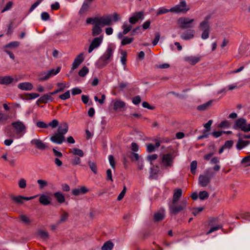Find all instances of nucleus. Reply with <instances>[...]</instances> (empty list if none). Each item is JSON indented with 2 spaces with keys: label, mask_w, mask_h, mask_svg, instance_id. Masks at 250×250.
<instances>
[{
  "label": "nucleus",
  "mask_w": 250,
  "mask_h": 250,
  "mask_svg": "<svg viewBox=\"0 0 250 250\" xmlns=\"http://www.w3.org/2000/svg\"><path fill=\"white\" fill-rule=\"evenodd\" d=\"M182 193V190L181 188L174 189L172 201L168 205L170 214L176 215L186 208L188 204L186 199H184L178 203Z\"/></svg>",
  "instance_id": "nucleus-1"
},
{
  "label": "nucleus",
  "mask_w": 250,
  "mask_h": 250,
  "mask_svg": "<svg viewBox=\"0 0 250 250\" xmlns=\"http://www.w3.org/2000/svg\"><path fill=\"white\" fill-rule=\"evenodd\" d=\"M115 48L114 46L108 45L104 53L98 61L99 67L102 68L105 66L112 60Z\"/></svg>",
  "instance_id": "nucleus-2"
},
{
  "label": "nucleus",
  "mask_w": 250,
  "mask_h": 250,
  "mask_svg": "<svg viewBox=\"0 0 250 250\" xmlns=\"http://www.w3.org/2000/svg\"><path fill=\"white\" fill-rule=\"evenodd\" d=\"M211 19V15H208L206 16L204 20L199 25V29L202 31L201 38L203 40H206L209 37L210 27L209 25V20Z\"/></svg>",
  "instance_id": "nucleus-3"
},
{
  "label": "nucleus",
  "mask_w": 250,
  "mask_h": 250,
  "mask_svg": "<svg viewBox=\"0 0 250 250\" xmlns=\"http://www.w3.org/2000/svg\"><path fill=\"white\" fill-rule=\"evenodd\" d=\"M176 155L174 153H167L163 154L161 157V164L165 168H171L173 166Z\"/></svg>",
  "instance_id": "nucleus-4"
},
{
  "label": "nucleus",
  "mask_w": 250,
  "mask_h": 250,
  "mask_svg": "<svg viewBox=\"0 0 250 250\" xmlns=\"http://www.w3.org/2000/svg\"><path fill=\"white\" fill-rule=\"evenodd\" d=\"M213 174L209 170H206L203 174L200 175L198 178V183L202 187L208 186L211 181Z\"/></svg>",
  "instance_id": "nucleus-5"
},
{
  "label": "nucleus",
  "mask_w": 250,
  "mask_h": 250,
  "mask_svg": "<svg viewBox=\"0 0 250 250\" xmlns=\"http://www.w3.org/2000/svg\"><path fill=\"white\" fill-rule=\"evenodd\" d=\"M61 67H58L56 69H52L47 71H44L39 74V80L44 81L48 80L53 76L57 75L60 72Z\"/></svg>",
  "instance_id": "nucleus-6"
},
{
  "label": "nucleus",
  "mask_w": 250,
  "mask_h": 250,
  "mask_svg": "<svg viewBox=\"0 0 250 250\" xmlns=\"http://www.w3.org/2000/svg\"><path fill=\"white\" fill-rule=\"evenodd\" d=\"M235 129H240L245 132L250 131V124L247 125V121L244 118H239L236 120L233 126Z\"/></svg>",
  "instance_id": "nucleus-7"
},
{
  "label": "nucleus",
  "mask_w": 250,
  "mask_h": 250,
  "mask_svg": "<svg viewBox=\"0 0 250 250\" xmlns=\"http://www.w3.org/2000/svg\"><path fill=\"white\" fill-rule=\"evenodd\" d=\"M194 21L193 19H190L186 17H181L178 20L177 23L181 28L185 29L194 27L193 22Z\"/></svg>",
  "instance_id": "nucleus-8"
},
{
  "label": "nucleus",
  "mask_w": 250,
  "mask_h": 250,
  "mask_svg": "<svg viewBox=\"0 0 250 250\" xmlns=\"http://www.w3.org/2000/svg\"><path fill=\"white\" fill-rule=\"evenodd\" d=\"M190 8L187 4L185 0H181L179 4L170 8V12L174 13H187Z\"/></svg>",
  "instance_id": "nucleus-9"
},
{
  "label": "nucleus",
  "mask_w": 250,
  "mask_h": 250,
  "mask_svg": "<svg viewBox=\"0 0 250 250\" xmlns=\"http://www.w3.org/2000/svg\"><path fill=\"white\" fill-rule=\"evenodd\" d=\"M12 126L15 129L19 137L22 136L21 133L24 132L26 129V127L21 121H18L12 123Z\"/></svg>",
  "instance_id": "nucleus-10"
},
{
  "label": "nucleus",
  "mask_w": 250,
  "mask_h": 250,
  "mask_svg": "<svg viewBox=\"0 0 250 250\" xmlns=\"http://www.w3.org/2000/svg\"><path fill=\"white\" fill-rule=\"evenodd\" d=\"M98 24L101 26H110L112 24V17L110 15L98 17Z\"/></svg>",
  "instance_id": "nucleus-11"
},
{
  "label": "nucleus",
  "mask_w": 250,
  "mask_h": 250,
  "mask_svg": "<svg viewBox=\"0 0 250 250\" xmlns=\"http://www.w3.org/2000/svg\"><path fill=\"white\" fill-rule=\"evenodd\" d=\"M103 40V37L102 36L95 38L89 46L88 49V53H91L94 49L98 48L102 42Z\"/></svg>",
  "instance_id": "nucleus-12"
},
{
  "label": "nucleus",
  "mask_w": 250,
  "mask_h": 250,
  "mask_svg": "<svg viewBox=\"0 0 250 250\" xmlns=\"http://www.w3.org/2000/svg\"><path fill=\"white\" fill-rule=\"evenodd\" d=\"M37 195L31 196V197H24L21 195L18 196H11V200L16 204H22L23 203L24 201H28L36 198Z\"/></svg>",
  "instance_id": "nucleus-13"
},
{
  "label": "nucleus",
  "mask_w": 250,
  "mask_h": 250,
  "mask_svg": "<svg viewBox=\"0 0 250 250\" xmlns=\"http://www.w3.org/2000/svg\"><path fill=\"white\" fill-rule=\"evenodd\" d=\"M50 140L54 144L61 145L65 141V138L64 136L56 132L50 137Z\"/></svg>",
  "instance_id": "nucleus-14"
},
{
  "label": "nucleus",
  "mask_w": 250,
  "mask_h": 250,
  "mask_svg": "<svg viewBox=\"0 0 250 250\" xmlns=\"http://www.w3.org/2000/svg\"><path fill=\"white\" fill-rule=\"evenodd\" d=\"M30 144L36 148L43 150L47 148L46 145L40 139H33L31 140Z\"/></svg>",
  "instance_id": "nucleus-15"
},
{
  "label": "nucleus",
  "mask_w": 250,
  "mask_h": 250,
  "mask_svg": "<svg viewBox=\"0 0 250 250\" xmlns=\"http://www.w3.org/2000/svg\"><path fill=\"white\" fill-rule=\"evenodd\" d=\"M144 19V13L143 11L135 12L133 15L129 19L130 23L134 24L137 23L139 20H143Z\"/></svg>",
  "instance_id": "nucleus-16"
},
{
  "label": "nucleus",
  "mask_w": 250,
  "mask_h": 250,
  "mask_svg": "<svg viewBox=\"0 0 250 250\" xmlns=\"http://www.w3.org/2000/svg\"><path fill=\"white\" fill-rule=\"evenodd\" d=\"M132 26L131 24H129L127 22H124L122 28L123 29L122 32H119L118 34L117 37L118 39H122L123 36L126 34H127L132 29Z\"/></svg>",
  "instance_id": "nucleus-17"
},
{
  "label": "nucleus",
  "mask_w": 250,
  "mask_h": 250,
  "mask_svg": "<svg viewBox=\"0 0 250 250\" xmlns=\"http://www.w3.org/2000/svg\"><path fill=\"white\" fill-rule=\"evenodd\" d=\"M83 53H81L78 55L74 59L72 65V70H74L76 69L79 65L83 61Z\"/></svg>",
  "instance_id": "nucleus-18"
},
{
  "label": "nucleus",
  "mask_w": 250,
  "mask_h": 250,
  "mask_svg": "<svg viewBox=\"0 0 250 250\" xmlns=\"http://www.w3.org/2000/svg\"><path fill=\"white\" fill-rule=\"evenodd\" d=\"M195 31L192 29H188L185 31L181 35V38L184 40H188L194 37Z\"/></svg>",
  "instance_id": "nucleus-19"
},
{
  "label": "nucleus",
  "mask_w": 250,
  "mask_h": 250,
  "mask_svg": "<svg viewBox=\"0 0 250 250\" xmlns=\"http://www.w3.org/2000/svg\"><path fill=\"white\" fill-rule=\"evenodd\" d=\"M14 81L15 83H17L18 81V80L17 79L15 80L12 77L9 76H6L0 77V84H1L7 85L10 83H11Z\"/></svg>",
  "instance_id": "nucleus-20"
},
{
  "label": "nucleus",
  "mask_w": 250,
  "mask_h": 250,
  "mask_svg": "<svg viewBox=\"0 0 250 250\" xmlns=\"http://www.w3.org/2000/svg\"><path fill=\"white\" fill-rule=\"evenodd\" d=\"M68 124L66 123H63L58 127L57 133L64 136V135L68 132Z\"/></svg>",
  "instance_id": "nucleus-21"
},
{
  "label": "nucleus",
  "mask_w": 250,
  "mask_h": 250,
  "mask_svg": "<svg viewBox=\"0 0 250 250\" xmlns=\"http://www.w3.org/2000/svg\"><path fill=\"white\" fill-rule=\"evenodd\" d=\"M52 95L53 94H51L50 92L47 94H46L42 96L38 100V102L41 103H47L48 102H52L53 101V99L52 97Z\"/></svg>",
  "instance_id": "nucleus-22"
},
{
  "label": "nucleus",
  "mask_w": 250,
  "mask_h": 250,
  "mask_svg": "<svg viewBox=\"0 0 250 250\" xmlns=\"http://www.w3.org/2000/svg\"><path fill=\"white\" fill-rule=\"evenodd\" d=\"M18 87L22 90H31L33 88V86L30 83L24 82L20 83L18 85Z\"/></svg>",
  "instance_id": "nucleus-23"
},
{
  "label": "nucleus",
  "mask_w": 250,
  "mask_h": 250,
  "mask_svg": "<svg viewBox=\"0 0 250 250\" xmlns=\"http://www.w3.org/2000/svg\"><path fill=\"white\" fill-rule=\"evenodd\" d=\"M184 61L191 65H194L200 61V57L196 56H187L184 58Z\"/></svg>",
  "instance_id": "nucleus-24"
},
{
  "label": "nucleus",
  "mask_w": 250,
  "mask_h": 250,
  "mask_svg": "<svg viewBox=\"0 0 250 250\" xmlns=\"http://www.w3.org/2000/svg\"><path fill=\"white\" fill-rule=\"evenodd\" d=\"M88 191L84 187H82L80 188H74L72 190V193L75 196H78L81 194H85Z\"/></svg>",
  "instance_id": "nucleus-25"
},
{
  "label": "nucleus",
  "mask_w": 250,
  "mask_h": 250,
  "mask_svg": "<svg viewBox=\"0 0 250 250\" xmlns=\"http://www.w3.org/2000/svg\"><path fill=\"white\" fill-rule=\"evenodd\" d=\"M125 105L126 104L124 102L120 100H116L114 102L113 109L115 110H117L125 107Z\"/></svg>",
  "instance_id": "nucleus-26"
},
{
  "label": "nucleus",
  "mask_w": 250,
  "mask_h": 250,
  "mask_svg": "<svg viewBox=\"0 0 250 250\" xmlns=\"http://www.w3.org/2000/svg\"><path fill=\"white\" fill-rule=\"evenodd\" d=\"M39 202L41 204L44 206L48 205L50 204L49 197L45 194H42L40 195Z\"/></svg>",
  "instance_id": "nucleus-27"
},
{
  "label": "nucleus",
  "mask_w": 250,
  "mask_h": 250,
  "mask_svg": "<svg viewBox=\"0 0 250 250\" xmlns=\"http://www.w3.org/2000/svg\"><path fill=\"white\" fill-rule=\"evenodd\" d=\"M54 196L59 203H63L65 202V197L63 194L60 191L54 193Z\"/></svg>",
  "instance_id": "nucleus-28"
},
{
  "label": "nucleus",
  "mask_w": 250,
  "mask_h": 250,
  "mask_svg": "<svg viewBox=\"0 0 250 250\" xmlns=\"http://www.w3.org/2000/svg\"><path fill=\"white\" fill-rule=\"evenodd\" d=\"M90 5L91 4H89V2H87L84 0L80 9L79 13L80 14H83L85 13L88 10Z\"/></svg>",
  "instance_id": "nucleus-29"
},
{
  "label": "nucleus",
  "mask_w": 250,
  "mask_h": 250,
  "mask_svg": "<svg viewBox=\"0 0 250 250\" xmlns=\"http://www.w3.org/2000/svg\"><path fill=\"white\" fill-rule=\"evenodd\" d=\"M102 32V30L99 24H96L93 26L92 29V35L96 36L100 35Z\"/></svg>",
  "instance_id": "nucleus-30"
},
{
  "label": "nucleus",
  "mask_w": 250,
  "mask_h": 250,
  "mask_svg": "<svg viewBox=\"0 0 250 250\" xmlns=\"http://www.w3.org/2000/svg\"><path fill=\"white\" fill-rule=\"evenodd\" d=\"M165 217V210H162L161 211L156 212L154 214V218L156 221H160L163 220Z\"/></svg>",
  "instance_id": "nucleus-31"
},
{
  "label": "nucleus",
  "mask_w": 250,
  "mask_h": 250,
  "mask_svg": "<svg viewBox=\"0 0 250 250\" xmlns=\"http://www.w3.org/2000/svg\"><path fill=\"white\" fill-rule=\"evenodd\" d=\"M38 236L43 240H47L49 238L48 233L43 230H39L37 232Z\"/></svg>",
  "instance_id": "nucleus-32"
},
{
  "label": "nucleus",
  "mask_w": 250,
  "mask_h": 250,
  "mask_svg": "<svg viewBox=\"0 0 250 250\" xmlns=\"http://www.w3.org/2000/svg\"><path fill=\"white\" fill-rule=\"evenodd\" d=\"M121 41V45H125L127 44H129L132 42L134 41V38L132 37H128L125 36V37H123Z\"/></svg>",
  "instance_id": "nucleus-33"
},
{
  "label": "nucleus",
  "mask_w": 250,
  "mask_h": 250,
  "mask_svg": "<svg viewBox=\"0 0 250 250\" xmlns=\"http://www.w3.org/2000/svg\"><path fill=\"white\" fill-rule=\"evenodd\" d=\"M57 85L58 86H59L60 87L59 88H57V89L55 90V91H54L52 92H50L51 94L55 95L58 93L62 92V91H63L64 88L66 87L65 84L64 83H57Z\"/></svg>",
  "instance_id": "nucleus-34"
},
{
  "label": "nucleus",
  "mask_w": 250,
  "mask_h": 250,
  "mask_svg": "<svg viewBox=\"0 0 250 250\" xmlns=\"http://www.w3.org/2000/svg\"><path fill=\"white\" fill-rule=\"evenodd\" d=\"M211 101H209L206 103L199 105L197 107V109L200 111H204L208 109L211 104Z\"/></svg>",
  "instance_id": "nucleus-35"
},
{
  "label": "nucleus",
  "mask_w": 250,
  "mask_h": 250,
  "mask_svg": "<svg viewBox=\"0 0 250 250\" xmlns=\"http://www.w3.org/2000/svg\"><path fill=\"white\" fill-rule=\"evenodd\" d=\"M71 153L75 155L79 156L80 157H83L84 156L83 152L82 150L77 148H73L71 150Z\"/></svg>",
  "instance_id": "nucleus-36"
},
{
  "label": "nucleus",
  "mask_w": 250,
  "mask_h": 250,
  "mask_svg": "<svg viewBox=\"0 0 250 250\" xmlns=\"http://www.w3.org/2000/svg\"><path fill=\"white\" fill-rule=\"evenodd\" d=\"M69 216L68 214L65 212L63 211V213L61 215L60 220L57 221L58 224H61L65 222L68 219Z\"/></svg>",
  "instance_id": "nucleus-37"
},
{
  "label": "nucleus",
  "mask_w": 250,
  "mask_h": 250,
  "mask_svg": "<svg viewBox=\"0 0 250 250\" xmlns=\"http://www.w3.org/2000/svg\"><path fill=\"white\" fill-rule=\"evenodd\" d=\"M113 247V244L110 241L105 242L102 247V250H111Z\"/></svg>",
  "instance_id": "nucleus-38"
},
{
  "label": "nucleus",
  "mask_w": 250,
  "mask_h": 250,
  "mask_svg": "<svg viewBox=\"0 0 250 250\" xmlns=\"http://www.w3.org/2000/svg\"><path fill=\"white\" fill-rule=\"evenodd\" d=\"M158 172H159L158 169L151 168L150 171L149 178L150 179H157Z\"/></svg>",
  "instance_id": "nucleus-39"
},
{
  "label": "nucleus",
  "mask_w": 250,
  "mask_h": 250,
  "mask_svg": "<svg viewBox=\"0 0 250 250\" xmlns=\"http://www.w3.org/2000/svg\"><path fill=\"white\" fill-rule=\"evenodd\" d=\"M242 142H244V141L242 140V138H239L236 145V147L237 149L241 150L244 147L246 146L245 145V144Z\"/></svg>",
  "instance_id": "nucleus-40"
},
{
  "label": "nucleus",
  "mask_w": 250,
  "mask_h": 250,
  "mask_svg": "<svg viewBox=\"0 0 250 250\" xmlns=\"http://www.w3.org/2000/svg\"><path fill=\"white\" fill-rule=\"evenodd\" d=\"M199 198L201 200H204L208 198L209 194L205 190L200 191L198 194Z\"/></svg>",
  "instance_id": "nucleus-41"
},
{
  "label": "nucleus",
  "mask_w": 250,
  "mask_h": 250,
  "mask_svg": "<svg viewBox=\"0 0 250 250\" xmlns=\"http://www.w3.org/2000/svg\"><path fill=\"white\" fill-rule=\"evenodd\" d=\"M89 72V69L86 66H83L79 72L80 77H84Z\"/></svg>",
  "instance_id": "nucleus-42"
},
{
  "label": "nucleus",
  "mask_w": 250,
  "mask_h": 250,
  "mask_svg": "<svg viewBox=\"0 0 250 250\" xmlns=\"http://www.w3.org/2000/svg\"><path fill=\"white\" fill-rule=\"evenodd\" d=\"M98 17H95L94 18H87L86 20V22L87 24H92L96 25L98 24Z\"/></svg>",
  "instance_id": "nucleus-43"
},
{
  "label": "nucleus",
  "mask_w": 250,
  "mask_h": 250,
  "mask_svg": "<svg viewBox=\"0 0 250 250\" xmlns=\"http://www.w3.org/2000/svg\"><path fill=\"white\" fill-rule=\"evenodd\" d=\"M88 163L91 170L94 172V174H96L97 173L96 164L91 161H88Z\"/></svg>",
  "instance_id": "nucleus-44"
},
{
  "label": "nucleus",
  "mask_w": 250,
  "mask_h": 250,
  "mask_svg": "<svg viewBox=\"0 0 250 250\" xmlns=\"http://www.w3.org/2000/svg\"><path fill=\"white\" fill-rule=\"evenodd\" d=\"M197 163L196 161H193L190 164V171L193 174L196 173Z\"/></svg>",
  "instance_id": "nucleus-45"
},
{
  "label": "nucleus",
  "mask_w": 250,
  "mask_h": 250,
  "mask_svg": "<svg viewBox=\"0 0 250 250\" xmlns=\"http://www.w3.org/2000/svg\"><path fill=\"white\" fill-rule=\"evenodd\" d=\"M81 163V159L78 156H75L71 160V163L73 166H76L80 165Z\"/></svg>",
  "instance_id": "nucleus-46"
},
{
  "label": "nucleus",
  "mask_w": 250,
  "mask_h": 250,
  "mask_svg": "<svg viewBox=\"0 0 250 250\" xmlns=\"http://www.w3.org/2000/svg\"><path fill=\"white\" fill-rule=\"evenodd\" d=\"M212 120H210L206 124H205L204 125V126L206 128V129L204 130L203 131V133H207V132H208V131L210 130V126H211V125H212Z\"/></svg>",
  "instance_id": "nucleus-47"
},
{
  "label": "nucleus",
  "mask_w": 250,
  "mask_h": 250,
  "mask_svg": "<svg viewBox=\"0 0 250 250\" xmlns=\"http://www.w3.org/2000/svg\"><path fill=\"white\" fill-rule=\"evenodd\" d=\"M37 183L38 184L40 189H42L44 187H45L47 186V181H46L44 180H41V179L38 180Z\"/></svg>",
  "instance_id": "nucleus-48"
},
{
  "label": "nucleus",
  "mask_w": 250,
  "mask_h": 250,
  "mask_svg": "<svg viewBox=\"0 0 250 250\" xmlns=\"http://www.w3.org/2000/svg\"><path fill=\"white\" fill-rule=\"evenodd\" d=\"M169 12H170V9H167L164 7H160L157 12V15L164 14Z\"/></svg>",
  "instance_id": "nucleus-49"
},
{
  "label": "nucleus",
  "mask_w": 250,
  "mask_h": 250,
  "mask_svg": "<svg viewBox=\"0 0 250 250\" xmlns=\"http://www.w3.org/2000/svg\"><path fill=\"white\" fill-rule=\"evenodd\" d=\"M36 126L41 128H46L48 125L42 121H38L36 123Z\"/></svg>",
  "instance_id": "nucleus-50"
},
{
  "label": "nucleus",
  "mask_w": 250,
  "mask_h": 250,
  "mask_svg": "<svg viewBox=\"0 0 250 250\" xmlns=\"http://www.w3.org/2000/svg\"><path fill=\"white\" fill-rule=\"evenodd\" d=\"M18 186L21 188H24L26 187V181L23 178H21L18 182Z\"/></svg>",
  "instance_id": "nucleus-51"
},
{
  "label": "nucleus",
  "mask_w": 250,
  "mask_h": 250,
  "mask_svg": "<svg viewBox=\"0 0 250 250\" xmlns=\"http://www.w3.org/2000/svg\"><path fill=\"white\" fill-rule=\"evenodd\" d=\"M70 97V92L69 90H67L64 93L60 95L59 96V98L63 100H65L69 99Z\"/></svg>",
  "instance_id": "nucleus-52"
},
{
  "label": "nucleus",
  "mask_w": 250,
  "mask_h": 250,
  "mask_svg": "<svg viewBox=\"0 0 250 250\" xmlns=\"http://www.w3.org/2000/svg\"><path fill=\"white\" fill-rule=\"evenodd\" d=\"M20 45V42L17 41L12 42L8 44H6L5 46V47H12V48H15L18 46H19Z\"/></svg>",
  "instance_id": "nucleus-53"
},
{
  "label": "nucleus",
  "mask_w": 250,
  "mask_h": 250,
  "mask_svg": "<svg viewBox=\"0 0 250 250\" xmlns=\"http://www.w3.org/2000/svg\"><path fill=\"white\" fill-rule=\"evenodd\" d=\"M233 144V141L232 140H229L225 142L224 145H223L224 147L226 149H229L230 148Z\"/></svg>",
  "instance_id": "nucleus-54"
},
{
  "label": "nucleus",
  "mask_w": 250,
  "mask_h": 250,
  "mask_svg": "<svg viewBox=\"0 0 250 250\" xmlns=\"http://www.w3.org/2000/svg\"><path fill=\"white\" fill-rule=\"evenodd\" d=\"M242 164H245L246 166H250V155L245 157L242 160Z\"/></svg>",
  "instance_id": "nucleus-55"
},
{
  "label": "nucleus",
  "mask_w": 250,
  "mask_h": 250,
  "mask_svg": "<svg viewBox=\"0 0 250 250\" xmlns=\"http://www.w3.org/2000/svg\"><path fill=\"white\" fill-rule=\"evenodd\" d=\"M238 219H243L247 221H250V212H247L242 214L240 217H237Z\"/></svg>",
  "instance_id": "nucleus-56"
},
{
  "label": "nucleus",
  "mask_w": 250,
  "mask_h": 250,
  "mask_svg": "<svg viewBox=\"0 0 250 250\" xmlns=\"http://www.w3.org/2000/svg\"><path fill=\"white\" fill-rule=\"evenodd\" d=\"M129 157L132 161H138L139 159V155L134 152H130Z\"/></svg>",
  "instance_id": "nucleus-57"
},
{
  "label": "nucleus",
  "mask_w": 250,
  "mask_h": 250,
  "mask_svg": "<svg viewBox=\"0 0 250 250\" xmlns=\"http://www.w3.org/2000/svg\"><path fill=\"white\" fill-rule=\"evenodd\" d=\"M13 4V3L12 1H8L6 3L5 7L1 11V13H3L6 11L10 10L12 8Z\"/></svg>",
  "instance_id": "nucleus-58"
},
{
  "label": "nucleus",
  "mask_w": 250,
  "mask_h": 250,
  "mask_svg": "<svg viewBox=\"0 0 250 250\" xmlns=\"http://www.w3.org/2000/svg\"><path fill=\"white\" fill-rule=\"evenodd\" d=\"M41 19L42 20L46 21L50 19L49 14L46 12H43L41 14Z\"/></svg>",
  "instance_id": "nucleus-59"
},
{
  "label": "nucleus",
  "mask_w": 250,
  "mask_h": 250,
  "mask_svg": "<svg viewBox=\"0 0 250 250\" xmlns=\"http://www.w3.org/2000/svg\"><path fill=\"white\" fill-rule=\"evenodd\" d=\"M47 125H48V126H51L52 128H55L58 125L59 122L57 120L54 119Z\"/></svg>",
  "instance_id": "nucleus-60"
},
{
  "label": "nucleus",
  "mask_w": 250,
  "mask_h": 250,
  "mask_svg": "<svg viewBox=\"0 0 250 250\" xmlns=\"http://www.w3.org/2000/svg\"><path fill=\"white\" fill-rule=\"evenodd\" d=\"M42 0H38L34 3H33L30 7V8L29 9V11L31 12V11H33L41 3V2Z\"/></svg>",
  "instance_id": "nucleus-61"
},
{
  "label": "nucleus",
  "mask_w": 250,
  "mask_h": 250,
  "mask_svg": "<svg viewBox=\"0 0 250 250\" xmlns=\"http://www.w3.org/2000/svg\"><path fill=\"white\" fill-rule=\"evenodd\" d=\"M141 102V98L140 96H136L132 99V103L133 104L137 105L139 104Z\"/></svg>",
  "instance_id": "nucleus-62"
},
{
  "label": "nucleus",
  "mask_w": 250,
  "mask_h": 250,
  "mask_svg": "<svg viewBox=\"0 0 250 250\" xmlns=\"http://www.w3.org/2000/svg\"><path fill=\"white\" fill-rule=\"evenodd\" d=\"M203 209L204 208L203 207L194 208L193 209L192 214L194 216H196L199 212L202 211Z\"/></svg>",
  "instance_id": "nucleus-63"
},
{
  "label": "nucleus",
  "mask_w": 250,
  "mask_h": 250,
  "mask_svg": "<svg viewBox=\"0 0 250 250\" xmlns=\"http://www.w3.org/2000/svg\"><path fill=\"white\" fill-rule=\"evenodd\" d=\"M82 90L78 87L73 88L71 90L72 94L73 95L80 94L82 93Z\"/></svg>",
  "instance_id": "nucleus-64"
}]
</instances>
